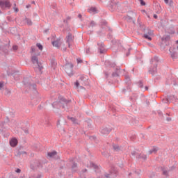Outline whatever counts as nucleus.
<instances>
[{"instance_id": "18", "label": "nucleus", "mask_w": 178, "mask_h": 178, "mask_svg": "<svg viewBox=\"0 0 178 178\" xmlns=\"http://www.w3.org/2000/svg\"><path fill=\"white\" fill-rule=\"evenodd\" d=\"M120 73V68H115V72L111 74V77H119V74Z\"/></svg>"}, {"instance_id": "47", "label": "nucleus", "mask_w": 178, "mask_h": 178, "mask_svg": "<svg viewBox=\"0 0 178 178\" xmlns=\"http://www.w3.org/2000/svg\"><path fill=\"white\" fill-rule=\"evenodd\" d=\"M98 35H105V33L102 31H97Z\"/></svg>"}, {"instance_id": "16", "label": "nucleus", "mask_w": 178, "mask_h": 178, "mask_svg": "<svg viewBox=\"0 0 178 178\" xmlns=\"http://www.w3.org/2000/svg\"><path fill=\"white\" fill-rule=\"evenodd\" d=\"M104 65L106 67H115L116 66L115 63H112L109 60H106Z\"/></svg>"}, {"instance_id": "25", "label": "nucleus", "mask_w": 178, "mask_h": 178, "mask_svg": "<svg viewBox=\"0 0 178 178\" xmlns=\"http://www.w3.org/2000/svg\"><path fill=\"white\" fill-rule=\"evenodd\" d=\"M110 175H118V170L115 167H111Z\"/></svg>"}, {"instance_id": "9", "label": "nucleus", "mask_w": 178, "mask_h": 178, "mask_svg": "<svg viewBox=\"0 0 178 178\" xmlns=\"http://www.w3.org/2000/svg\"><path fill=\"white\" fill-rule=\"evenodd\" d=\"M79 83L81 86H90V81L88 80V76L81 75L79 79Z\"/></svg>"}, {"instance_id": "10", "label": "nucleus", "mask_w": 178, "mask_h": 178, "mask_svg": "<svg viewBox=\"0 0 178 178\" xmlns=\"http://www.w3.org/2000/svg\"><path fill=\"white\" fill-rule=\"evenodd\" d=\"M131 155L136 156V159H143V161H147V155L142 154L141 153L138 154L136 151H132Z\"/></svg>"}, {"instance_id": "14", "label": "nucleus", "mask_w": 178, "mask_h": 178, "mask_svg": "<svg viewBox=\"0 0 178 178\" xmlns=\"http://www.w3.org/2000/svg\"><path fill=\"white\" fill-rule=\"evenodd\" d=\"M99 47V54H105V44L104 42L97 43Z\"/></svg>"}, {"instance_id": "44", "label": "nucleus", "mask_w": 178, "mask_h": 178, "mask_svg": "<svg viewBox=\"0 0 178 178\" xmlns=\"http://www.w3.org/2000/svg\"><path fill=\"white\" fill-rule=\"evenodd\" d=\"M132 123H133V124H138V121L137 119H133Z\"/></svg>"}, {"instance_id": "11", "label": "nucleus", "mask_w": 178, "mask_h": 178, "mask_svg": "<svg viewBox=\"0 0 178 178\" xmlns=\"http://www.w3.org/2000/svg\"><path fill=\"white\" fill-rule=\"evenodd\" d=\"M139 29L140 30L143 31V33H145V34H147L148 35H152V34H154V31H152V30L145 29V27H144V26L141 25V24L140 23H139Z\"/></svg>"}, {"instance_id": "56", "label": "nucleus", "mask_w": 178, "mask_h": 178, "mask_svg": "<svg viewBox=\"0 0 178 178\" xmlns=\"http://www.w3.org/2000/svg\"><path fill=\"white\" fill-rule=\"evenodd\" d=\"M24 131L25 134H29V128H26L25 129H24Z\"/></svg>"}, {"instance_id": "53", "label": "nucleus", "mask_w": 178, "mask_h": 178, "mask_svg": "<svg viewBox=\"0 0 178 178\" xmlns=\"http://www.w3.org/2000/svg\"><path fill=\"white\" fill-rule=\"evenodd\" d=\"M130 51H131V48H129V49H128V52L126 54V56H130Z\"/></svg>"}, {"instance_id": "59", "label": "nucleus", "mask_w": 178, "mask_h": 178, "mask_svg": "<svg viewBox=\"0 0 178 178\" xmlns=\"http://www.w3.org/2000/svg\"><path fill=\"white\" fill-rule=\"evenodd\" d=\"M175 169H176V166L175 165H172L170 168V170H175Z\"/></svg>"}, {"instance_id": "5", "label": "nucleus", "mask_w": 178, "mask_h": 178, "mask_svg": "<svg viewBox=\"0 0 178 178\" xmlns=\"http://www.w3.org/2000/svg\"><path fill=\"white\" fill-rule=\"evenodd\" d=\"M31 169L35 170V169H42V161L40 160H34L31 163Z\"/></svg>"}, {"instance_id": "19", "label": "nucleus", "mask_w": 178, "mask_h": 178, "mask_svg": "<svg viewBox=\"0 0 178 178\" xmlns=\"http://www.w3.org/2000/svg\"><path fill=\"white\" fill-rule=\"evenodd\" d=\"M73 41V35L70 33H68V35L66 36V43L72 42Z\"/></svg>"}, {"instance_id": "61", "label": "nucleus", "mask_w": 178, "mask_h": 178, "mask_svg": "<svg viewBox=\"0 0 178 178\" xmlns=\"http://www.w3.org/2000/svg\"><path fill=\"white\" fill-rule=\"evenodd\" d=\"M13 9H14L15 12H16V13H17V12H19L18 8L14 7Z\"/></svg>"}, {"instance_id": "39", "label": "nucleus", "mask_w": 178, "mask_h": 178, "mask_svg": "<svg viewBox=\"0 0 178 178\" xmlns=\"http://www.w3.org/2000/svg\"><path fill=\"white\" fill-rule=\"evenodd\" d=\"M86 125L88 129H91V120H89V121L86 122Z\"/></svg>"}, {"instance_id": "58", "label": "nucleus", "mask_w": 178, "mask_h": 178, "mask_svg": "<svg viewBox=\"0 0 178 178\" xmlns=\"http://www.w3.org/2000/svg\"><path fill=\"white\" fill-rule=\"evenodd\" d=\"M168 3L170 6H173V0H170Z\"/></svg>"}, {"instance_id": "1", "label": "nucleus", "mask_w": 178, "mask_h": 178, "mask_svg": "<svg viewBox=\"0 0 178 178\" xmlns=\"http://www.w3.org/2000/svg\"><path fill=\"white\" fill-rule=\"evenodd\" d=\"M71 103L72 100H67L65 97H61L58 102H54L51 105L53 108H56L57 109H59L61 106L65 111H69V109H70Z\"/></svg>"}, {"instance_id": "20", "label": "nucleus", "mask_w": 178, "mask_h": 178, "mask_svg": "<svg viewBox=\"0 0 178 178\" xmlns=\"http://www.w3.org/2000/svg\"><path fill=\"white\" fill-rule=\"evenodd\" d=\"M161 170L163 172V176H165V177H168L169 176V170L168 171V168L165 167H161Z\"/></svg>"}, {"instance_id": "38", "label": "nucleus", "mask_w": 178, "mask_h": 178, "mask_svg": "<svg viewBox=\"0 0 178 178\" xmlns=\"http://www.w3.org/2000/svg\"><path fill=\"white\" fill-rule=\"evenodd\" d=\"M36 47H38V49H40V51H42L44 47L42 46V44H41V43H37L36 44Z\"/></svg>"}, {"instance_id": "24", "label": "nucleus", "mask_w": 178, "mask_h": 178, "mask_svg": "<svg viewBox=\"0 0 178 178\" xmlns=\"http://www.w3.org/2000/svg\"><path fill=\"white\" fill-rule=\"evenodd\" d=\"M21 155H27V152L24 151L18 150L15 154L16 156H20Z\"/></svg>"}, {"instance_id": "40", "label": "nucleus", "mask_w": 178, "mask_h": 178, "mask_svg": "<svg viewBox=\"0 0 178 178\" xmlns=\"http://www.w3.org/2000/svg\"><path fill=\"white\" fill-rule=\"evenodd\" d=\"M172 84L173 86H178V79H172Z\"/></svg>"}, {"instance_id": "60", "label": "nucleus", "mask_w": 178, "mask_h": 178, "mask_svg": "<svg viewBox=\"0 0 178 178\" xmlns=\"http://www.w3.org/2000/svg\"><path fill=\"white\" fill-rule=\"evenodd\" d=\"M111 175H112V174H106L105 177L106 178H111Z\"/></svg>"}, {"instance_id": "50", "label": "nucleus", "mask_w": 178, "mask_h": 178, "mask_svg": "<svg viewBox=\"0 0 178 178\" xmlns=\"http://www.w3.org/2000/svg\"><path fill=\"white\" fill-rule=\"evenodd\" d=\"M6 95H10V90H8V89H6V93H5Z\"/></svg>"}, {"instance_id": "21", "label": "nucleus", "mask_w": 178, "mask_h": 178, "mask_svg": "<svg viewBox=\"0 0 178 178\" xmlns=\"http://www.w3.org/2000/svg\"><path fill=\"white\" fill-rule=\"evenodd\" d=\"M50 65L52 69L55 70L56 68V65H58V63H56V60L54 58H52L51 60Z\"/></svg>"}, {"instance_id": "46", "label": "nucleus", "mask_w": 178, "mask_h": 178, "mask_svg": "<svg viewBox=\"0 0 178 178\" xmlns=\"http://www.w3.org/2000/svg\"><path fill=\"white\" fill-rule=\"evenodd\" d=\"M139 2L142 6H145V1L144 0H139Z\"/></svg>"}, {"instance_id": "33", "label": "nucleus", "mask_w": 178, "mask_h": 178, "mask_svg": "<svg viewBox=\"0 0 178 178\" xmlns=\"http://www.w3.org/2000/svg\"><path fill=\"white\" fill-rule=\"evenodd\" d=\"M113 148L114 151H116L117 152H119V151H120V147L118 145H113Z\"/></svg>"}, {"instance_id": "13", "label": "nucleus", "mask_w": 178, "mask_h": 178, "mask_svg": "<svg viewBox=\"0 0 178 178\" xmlns=\"http://www.w3.org/2000/svg\"><path fill=\"white\" fill-rule=\"evenodd\" d=\"M112 127H104L103 129H102L101 130V133L104 135L105 134H109V133H111L112 131Z\"/></svg>"}, {"instance_id": "37", "label": "nucleus", "mask_w": 178, "mask_h": 178, "mask_svg": "<svg viewBox=\"0 0 178 178\" xmlns=\"http://www.w3.org/2000/svg\"><path fill=\"white\" fill-rule=\"evenodd\" d=\"M143 37H144V38H145L146 40H149V41H151V40H152V38H151V37L149 36V35H148V34H147V33L144 34V35H143Z\"/></svg>"}, {"instance_id": "36", "label": "nucleus", "mask_w": 178, "mask_h": 178, "mask_svg": "<svg viewBox=\"0 0 178 178\" xmlns=\"http://www.w3.org/2000/svg\"><path fill=\"white\" fill-rule=\"evenodd\" d=\"M95 26H97V23L94 21H91L88 27H95Z\"/></svg>"}, {"instance_id": "2", "label": "nucleus", "mask_w": 178, "mask_h": 178, "mask_svg": "<svg viewBox=\"0 0 178 178\" xmlns=\"http://www.w3.org/2000/svg\"><path fill=\"white\" fill-rule=\"evenodd\" d=\"M151 62L153 66L149 67L148 72L152 74V76H155V74L158 73V69L156 67H158V63H159V58L156 56L154 57V58H152Z\"/></svg>"}, {"instance_id": "30", "label": "nucleus", "mask_w": 178, "mask_h": 178, "mask_svg": "<svg viewBox=\"0 0 178 178\" xmlns=\"http://www.w3.org/2000/svg\"><path fill=\"white\" fill-rule=\"evenodd\" d=\"M25 22L28 26H33V22L29 18H25Z\"/></svg>"}, {"instance_id": "22", "label": "nucleus", "mask_w": 178, "mask_h": 178, "mask_svg": "<svg viewBox=\"0 0 178 178\" xmlns=\"http://www.w3.org/2000/svg\"><path fill=\"white\" fill-rule=\"evenodd\" d=\"M53 47H56V48H60V44H59V40H56V41L52 42Z\"/></svg>"}, {"instance_id": "43", "label": "nucleus", "mask_w": 178, "mask_h": 178, "mask_svg": "<svg viewBox=\"0 0 178 178\" xmlns=\"http://www.w3.org/2000/svg\"><path fill=\"white\" fill-rule=\"evenodd\" d=\"M126 91H130V86H127V89H123L122 90V92H124V94H125L126 93Z\"/></svg>"}, {"instance_id": "28", "label": "nucleus", "mask_w": 178, "mask_h": 178, "mask_svg": "<svg viewBox=\"0 0 178 178\" xmlns=\"http://www.w3.org/2000/svg\"><path fill=\"white\" fill-rule=\"evenodd\" d=\"M126 20H127V22H133L134 24V23H136V20H135V19L133 20V17H130V16H129V15H127V16L126 17Z\"/></svg>"}, {"instance_id": "12", "label": "nucleus", "mask_w": 178, "mask_h": 178, "mask_svg": "<svg viewBox=\"0 0 178 178\" xmlns=\"http://www.w3.org/2000/svg\"><path fill=\"white\" fill-rule=\"evenodd\" d=\"M47 156H49V158H53L56 161L60 159V157H59V156H58V152L56 151L48 152Z\"/></svg>"}, {"instance_id": "15", "label": "nucleus", "mask_w": 178, "mask_h": 178, "mask_svg": "<svg viewBox=\"0 0 178 178\" xmlns=\"http://www.w3.org/2000/svg\"><path fill=\"white\" fill-rule=\"evenodd\" d=\"M170 40V35H164L161 38L162 42H165V45H168V43H166V42H169Z\"/></svg>"}, {"instance_id": "26", "label": "nucleus", "mask_w": 178, "mask_h": 178, "mask_svg": "<svg viewBox=\"0 0 178 178\" xmlns=\"http://www.w3.org/2000/svg\"><path fill=\"white\" fill-rule=\"evenodd\" d=\"M172 59H177V53L176 51H170Z\"/></svg>"}, {"instance_id": "35", "label": "nucleus", "mask_w": 178, "mask_h": 178, "mask_svg": "<svg viewBox=\"0 0 178 178\" xmlns=\"http://www.w3.org/2000/svg\"><path fill=\"white\" fill-rule=\"evenodd\" d=\"M90 168H93V169H98L97 164L94 163L93 162H90Z\"/></svg>"}, {"instance_id": "49", "label": "nucleus", "mask_w": 178, "mask_h": 178, "mask_svg": "<svg viewBox=\"0 0 178 178\" xmlns=\"http://www.w3.org/2000/svg\"><path fill=\"white\" fill-rule=\"evenodd\" d=\"M74 86L76 87V88H79V86H80V82H79V81H76L74 83Z\"/></svg>"}, {"instance_id": "48", "label": "nucleus", "mask_w": 178, "mask_h": 178, "mask_svg": "<svg viewBox=\"0 0 178 178\" xmlns=\"http://www.w3.org/2000/svg\"><path fill=\"white\" fill-rule=\"evenodd\" d=\"M18 49H19V47L17 45L13 46V51H17Z\"/></svg>"}, {"instance_id": "52", "label": "nucleus", "mask_w": 178, "mask_h": 178, "mask_svg": "<svg viewBox=\"0 0 178 178\" xmlns=\"http://www.w3.org/2000/svg\"><path fill=\"white\" fill-rule=\"evenodd\" d=\"M63 23H65L66 26H69V21L67 19H63Z\"/></svg>"}, {"instance_id": "51", "label": "nucleus", "mask_w": 178, "mask_h": 178, "mask_svg": "<svg viewBox=\"0 0 178 178\" xmlns=\"http://www.w3.org/2000/svg\"><path fill=\"white\" fill-rule=\"evenodd\" d=\"M97 138V137L94 136H89V139L90 140H95Z\"/></svg>"}, {"instance_id": "17", "label": "nucleus", "mask_w": 178, "mask_h": 178, "mask_svg": "<svg viewBox=\"0 0 178 178\" xmlns=\"http://www.w3.org/2000/svg\"><path fill=\"white\" fill-rule=\"evenodd\" d=\"M18 143L19 142L17 141V139L16 138H13L10 140V145L13 147H15L17 145Z\"/></svg>"}, {"instance_id": "32", "label": "nucleus", "mask_w": 178, "mask_h": 178, "mask_svg": "<svg viewBox=\"0 0 178 178\" xmlns=\"http://www.w3.org/2000/svg\"><path fill=\"white\" fill-rule=\"evenodd\" d=\"M156 152H158V148L156 147H154L149 151V155H151V154H156Z\"/></svg>"}, {"instance_id": "55", "label": "nucleus", "mask_w": 178, "mask_h": 178, "mask_svg": "<svg viewBox=\"0 0 178 178\" xmlns=\"http://www.w3.org/2000/svg\"><path fill=\"white\" fill-rule=\"evenodd\" d=\"M111 8H113V9H116V8H118V3H115L114 5H111Z\"/></svg>"}, {"instance_id": "62", "label": "nucleus", "mask_w": 178, "mask_h": 178, "mask_svg": "<svg viewBox=\"0 0 178 178\" xmlns=\"http://www.w3.org/2000/svg\"><path fill=\"white\" fill-rule=\"evenodd\" d=\"M16 173H20V172H22V170H20L19 168H17L16 170H15Z\"/></svg>"}, {"instance_id": "6", "label": "nucleus", "mask_w": 178, "mask_h": 178, "mask_svg": "<svg viewBox=\"0 0 178 178\" xmlns=\"http://www.w3.org/2000/svg\"><path fill=\"white\" fill-rule=\"evenodd\" d=\"M64 69L68 76H73V64L69 63H66L64 66Z\"/></svg>"}, {"instance_id": "3", "label": "nucleus", "mask_w": 178, "mask_h": 178, "mask_svg": "<svg viewBox=\"0 0 178 178\" xmlns=\"http://www.w3.org/2000/svg\"><path fill=\"white\" fill-rule=\"evenodd\" d=\"M31 62L32 63H33V65H37L36 69H38L39 72H41V70L44 69V67L42 66L41 62L38 61V57H37V56H32Z\"/></svg>"}, {"instance_id": "4", "label": "nucleus", "mask_w": 178, "mask_h": 178, "mask_svg": "<svg viewBox=\"0 0 178 178\" xmlns=\"http://www.w3.org/2000/svg\"><path fill=\"white\" fill-rule=\"evenodd\" d=\"M23 83L26 87L29 88L30 90H33L34 91H37V85L35 83H31L29 78L24 79Z\"/></svg>"}, {"instance_id": "29", "label": "nucleus", "mask_w": 178, "mask_h": 178, "mask_svg": "<svg viewBox=\"0 0 178 178\" xmlns=\"http://www.w3.org/2000/svg\"><path fill=\"white\" fill-rule=\"evenodd\" d=\"M72 172H77V164L76 163H73L72 166Z\"/></svg>"}, {"instance_id": "31", "label": "nucleus", "mask_w": 178, "mask_h": 178, "mask_svg": "<svg viewBox=\"0 0 178 178\" xmlns=\"http://www.w3.org/2000/svg\"><path fill=\"white\" fill-rule=\"evenodd\" d=\"M125 83H127L128 86H130V84H131V81H130V76L127 75L125 76Z\"/></svg>"}, {"instance_id": "27", "label": "nucleus", "mask_w": 178, "mask_h": 178, "mask_svg": "<svg viewBox=\"0 0 178 178\" xmlns=\"http://www.w3.org/2000/svg\"><path fill=\"white\" fill-rule=\"evenodd\" d=\"M88 12H89V13H97V8L95 7H91L90 8H89L88 10Z\"/></svg>"}, {"instance_id": "41", "label": "nucleus", "mask_w": 178, "mask_h": 178, "mask_svg": "<svg viewBox=\"0 0 178 178\" xmlns=\"http://www.w3.org/2000/svg\"><path fill=\"white\" fill-rule=\"evenodd\" d=\"M138 87L140 88H144V83L143 82V81H140L138 82Z\"/></svg>"}, {"instance_id": "7", "label": "nucleus", "mask_w": 178, "mask_h": 178, "mask_svg": "<svg viewBox=\"0 0 178 178\" xmlns=\"http://www.w3.org/2000/svg\"><path fill=\"white\" fill-rule=\"evenodd\" d=\"M12 4L9 0H0V8L1 9H10Z\"/></svg>"}, {"instance_id": "63", "label": "nucleus", "mask_w": 178, "mask_h": 178, "mask_svg": "<svg viewBox=\"0 0 178 178\" xmlns=\"http://www.w3.org/2000/svg\"><path fill=\"white\" fill-rule=\"evenodd\" d=\"M51 8H52V9L56 10V4H53L51 6Z\"/></svg>"}, {"instance_id": "8", "label": "nucleus", "mask_w": 178, "mask_h": 178, "mask_svg": "<svg viewBox=\"0 0 178 178\" xmlns=\"http://www.w3.org/2000/svg\"><path fill=\"white\" fill-rule=\"evenodd\" d=\"M177 101V97L175 95L168 96L165 98L162 99V102L163 104H169L170 102H176Z\"/></svg>"}, {"instance_id": "54", "label": "nucleus", "mask_w": 178, "mask_h": 178, "mask_svg": "<svg viewBox=\"0 0 178 178\" xmlns=\"http://www.w3.org/2000/svg\"><path fill=\"white\" fill-rule=\"evenodd\" d=\"M102 155H103V156H108V153L107 152H103L102 153Z\"/></svg>"}, {"instance_id": "64", "label": "nucleus", "mask_w": 178, "mask_h": 178, "mask_svg": "<svg viewBox=\"0 0 178 178\" xmlns=\"http://www.w3.org/2000/svg\"><path fill=\"white\" fill-rule=\"evenodd\" d=\"M86 54H87V55H88V54H90V48H88V49H86Z\"/></svg>"}, {"instance_id": "57", "label": "nucleus", "mask_w": 178, "mask_h": 178, "mask_svg": "<svg viewBox=\"0 0 178 178\" xmlns=\"http://www.w3.org/2000/svg\"><path fill=\"white\" fill-rule=\"evenodd\" d=\"M77 63H83V60L80 59V58H77Z\"/></svg>"}, {"instance_id": "42", "label": "nucleus", "mask_w": 178, "mask_h": 178, "mask_svg": "<svg viewBox=\"0 0 178 178\" xmlns=\"http://www.w3.org/2000/svg\"><path fill=\"white\" fill-rule=\"evenodd\" d=\"M33 178H42V175H41V174L33 175Z\"/></svg>"}, {"instance_id": "23", "label": "nucleus", "mask_w": 178, "mask_h": 178, "mask_svg": "<svg viewBox=\"0 0 178 178\" xmlns=\"http://www.w3.org/2000/svg\"><path fill=\"white\" fill-rule=\"evenodd\" d=\"M69 119L72 122V123H74V124H80V123H79V120L76 118L70 117Z\"/></svg>"}, {"instance_id": "34", "label": "nucleus", "mask_w": 178, "mask_h": 178, "mask_svg": "<svg viewBox=\"0 0 178 178\" xmlns=\"http://www.w3.org/2000/svg\"><path fill=\"white\" fill-rule=\"evenodd\" d=\"M104 74L106 76V79H108V77H109V75L111 74L110 70H108L106 71H104Z\"/></svg>"}, {"instance_id": "45", "label": "nucleus", "mask_w": 178, "mask_h": 178, "mask_svg": "<svg viewBox=\"0 0 178 178\" xmlns=\"http://www.w3.org/2000/svg\"><path fill=\"white\" fill-rule=\"evenodd\" d=\"M3 86H4L3 81H1L0 82V90H3Z\"/></svg>"}]
</instances>
